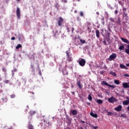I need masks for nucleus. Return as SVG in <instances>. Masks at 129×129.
I'll return each instance as SVG.
<instances>
[{
	"instance_id": "1",
	"label": "nucleus",
	"mask_w": 129,
	"mask_h": 129,
	"mask_svg": "<svg viewBox=\"0 0 129 129\" xmlns=\"http://www.w3.org/2000/svg\"><path fill=\"white\" fill-rule=\"evenodd\" d=\"M120 39L124 43H126V44H128V45H127V48L125 49V52L126 54H128V55H129V41H128V40H127L124 38H122V37H121Z\"/></svg>"
},
{
	"instance_id": "2",
	"label": "nucleus",
	"mask_w": 129,
	"mask_h": 129,
	"mask_svg": "<svg viewBox=\"0 0 129 129\" xmlns=\"http://www.w3.org/2000/svg\"><path fill=\"white\" fill-rule=\"evenodd\" d=\"M64 24V19L62 17H58V20L57 21V24L59 27H62V25Z\"/></svg>"
},
{
	"instance_id": "3",
	"label": "nucleus",
	"mask_w": 129,
	"mask_h": 129,
	"mask_svg": "<svg viewBox=\"0 0 129 129\" xmlns=\"http://www.w3.org/2000/svg\"><path fill=\"white\" fill-rule=\"evenodd\" d=\"M116 57H117V55L116 53H113L109 56L108 60H109V61H112V60H114Z\"/></svg>"
},
{
	"instance_id": "4",
	"label": "nucleus",
	"mask_w": 129,
	"mask_h": 129,
	"mask_svg": "<svg viewBox=\"0 0 129 129\" xmlns=\"http://www.w3.org/2000/svg\"><path fill=\"white\" fill-rule=\"evenodd\" d=\"M86 63V61L85 59L82 58L81 60L79 61V64L80 65V66H82V67H83L84 66H85V64Z\"/></svg>"
},
{
	"instance_id": "5",
	"label": "nucleus",
	"mask_w": 129,
	"mask_h": 129,
	"mask_svg": "<svg viewBox=\"0 0 129 129\" xmlns=\"http://www.w3.org/2000/svg\"><path fill=\"white\" fill-rule=\"evenodd\" d=\"M102 85H105L106 86H108V87H111L112 88H115V86L113 85H111L110 84H107V83L106 81H103L101 83Z\"/></svg>"
},
{
	"instance_id": "6",
	"label": "nucleus",
	"mask_w": 129,
	"mask_h": 129,
	"mask_svg": "<svg viewBox=\"0 0 129 129\" xmlns=\"http://www.w3.org/2000/svg\"><path fill=\"white\" fill-rule=\"evenodd\" d=\"M16 15L18 19H21V10L19 7L17 8L16 10Z\"/></svg>"
},
{
	"instance_id": "7",
	"label": "nucleus",
	"mask_w": 129,
	"mask_h": 129,
	"mask_svg": "<svg viewBox=\"0 0 129 129\" xmlns=\"http://www.w3.org/2000/svg\"><path fill=\"white\" fill-rule=\"evenodd\" d=\"M108 101L110 103H113V102H116V101H117V100L113 97H111L110 98L108 99Z\"/></svg>"
},
{
	"instance_id": "8",
	"label": "nucleus",
	"mask_w": 129,
	"mask_h": 129,
	"mask_svg": "<svg viewBox=\"0 0 129 129\" xmlns=\"http://www.w3.org/2000/svg\"><path fill=\"white\" fill-rule=\"evenodd\" d=\"M121 109H122V106L120 105H118L117 107L114 108V110L116 111H121Z\"/></svg>"
},
{
	"instance_id": "9",
	"label": "nucleus",
	"mask_w": 129,
	"mask_h": 129,
	"mask_svg": "<svg viewBox=\"0 0 129 129\" xmlns=\"http://www.w3.org/2000/svg\"><path fill=\"white\" fill-rule=\"evenodd\" d=\"M77 84L80 89H82L83 86L81 85V82L80 81V80L77 81Z\"/></svg>"
},
{
	"instance_id": "10",
	"label": "nucleus",
	"mask_w": 129,
	"mask_h": 129,
	"mask_svg": "<svg viewBox=\"0 0 129 129\" xmlns=\"http://www.w3.org/2000/svg\"><path fill=\"white\" fill-rule=\"evenodd\" d=\"M35 53H30L28 55V57L29 58V59H35Z\"/></svg>"
},
{
	"instance_id": "11",
	"label": "nucleus",
	"mask_w": 129,
	"mask_h": 129,
	"mask_svg": "<svg viewBox=\"0 0 129 129\" xmlns=\"http://www.w3.org/2000/svg\"><path fill=\"white\" fill-rule=\"evenodd\" d=\"M122 86L124 88H129V85L127 83H122Z\"/></svg>"
},
{
	"instance_id": "12",
	"label": "nucleus",
	"mask_w": 129,
	"mask_h": 129,
	"mask_svg": "<svg viewBox=\"0 0 129 129\" xmlns=\"http://www.w3.org/2000/svg\"><path fill=\"white\" fill-rule=\"evenodd\" d=\"M120 68H121V69H125L126 70L128 69L127 67H125V66L123 64H120Z\"/></svg>"
},
{
	"instance_id": "13",
	"label": "nucleus",
	"mask_w": 129,
	"mask_h": 129,
	"mask_svg": "<svg viewBox=\"0 0 129 129\" xmlns=\"http://www.w3.org/2000/svg\"><path fill=\"white\" fill-rule=\"evenodd\" d=\"M123 105H128L129 104V100H125L122 102Z\"/></svg>"
},
{
	"instance_id": "14",
	"label": "nucleus",
	"mask_w": 129,
	"mask_h": 129,
	"mask_svg": "<svg viewBox=\"0 0 129 129\" xmlns=\"http://www.w3.org/2000/svg\"><path fill=\"white\" fill-rule=\"evenodd\" d=\"M99 35H100V32H99V30H96V36L97 38H99V37H100Z\"/></svg>"
},
{
	"instance_id": "15",
	"label": "nucleus",
	"mask_w": 129,
	"mask_h": 129,
	"mask_svg": "<svg viewBox=\"0 0 129 129\" xmlns=\"http://www.w3.org/2000/svg\"><path fill=\"white\" fill-rule=\"evenodd\" d=\"M71 112L73 115H76L77 114V111L76 110H71Z\"/></svg>"
},
{
	"instance_id": "16",
	"label": "nucleus",
	"mask_w": 129,
	"mask_h": 129,
	"mask_svg": "<svg viewBox=\"0 0 129 129\" xmlns=\"http://www.w3.org/2000/svg\"><path fill=\"white\" fill-rule=\"evenodd\" d=\"M122 17L123 18H125V17H127V12H126V11H123Z\"/></svg>"
},
{
	"instance_id": "17",
	"label": "nucleus",
	"mask_w": 129,
	"mask_h": 129,
	"mask_svg": "<svg viewBox=\"0 0 129 129\" xmlns=\"http://www.w3.org/2000/svg\"><path fill=\"white\" fill-rule=\"evenodd\" d=\"M118 49H119V50H120V51H122V50H124V45H120L119 46Z\"/></svg>"
},
{
	"instance_id": "18",
	"label": "nucleus",
	"mask_w": 129,
	"mask_h": 129,
	"mask_svg": "<svg viewBox=\"0 0 129 129\" xmlns=\"http://www.w3.org/2000/svg\"><path fill=\"white\" fill-rule=\"evenodd\" d=\"M28 129H34V126L29 122L28 124Z\"/></svg>"
},
{
	"instance_id": "19",
	"label": "nucleus",
	"mask_w": 129,
	"mask_h": 129,
	"mask_svg": "<svg viewBox=\"0 0 129 129\" xmlns=\"http://www.w3.org/2000/svg\"><path fill=\"white\" fill-rule=\"evenodd\" d=\"M66 53L67 54V57L68 59H69V58H70V51H67L66 52Z\"/></svg>"
},
{
	"instance_id": "20",
	"label": "nucleus",
	"mask_w": 129,
	"mask_h": 129,
	"mask_svg": "<svg viewBox=\"0 0 129 129\" xmlns=\"http://www.w3.org/2000/svg\"><path fill=\"white\" fill-rule=\"evenodd\" d=\"M103 102V101L101 99H97L96 101V103H98L99 104H101V103H102Z\"/></svg>"
},
{
	"instance_id": "21",
	"label": "nucleus",
	"mask_w": 129,
	"mask_h": 129,
	"mask_svg": "<svg viewBox=\"0 0 129 129\" xmlns=\"http://www.w3.org/2000/svg\"><path fill=\"white\" fill-rule=\"evenodd\" d=\"M62 73L63 75H68V72L66 70H62Z\"/></svg>"
},
{
	"instance_id": "22",
	"label": "nucleus",
	"mask_w": 129,
	"mask_h": 129,
	"mask_svg": "<svg viewBox=\"0 0 129 129\" xmlns=\"http://www.w3.org/2000/svg\"><path fill=\"white\" fill-rule=\"evenodd\" d=\"M29 115L32 116V115H34V114H35V113H36V112L34 111H30L29 112Z\"/></svg>"
},
{
	"instance_id": "23",
	"label": "nucleus",
	"mask_w": 129,
	"mask_h": 129,
	"mask_svg": "<svg viewBox=\"0 0 129 129\" xmlns=\"http://www.w3.org/2000/svg\"><path fill=\"white\" fill-rule=\"evenodd\" d=\"M120 23H121V21H120V18H118V20L116 21V23L118 25H121Z\"/></svg>"
},
{
	"instance_id": "24",
	"label": "nucleus",
	"mask_w": 129,
	"mask_h": 129,
	"mask_svg": "<svg viewBox=\"0 0 129 129\" xmlns=\"http://www.w3.org/2000/svg\"><path fill=\"white\" fill-rule=\"evenodd\" d=\"M109 74H110V75H113V76H115V77L116 76V73H115L114 72H110L109 73Z\"/></svg>"
},
{
	"instance_id": "25",
	"label": "nucleus",
	"mask_w": 129,
	"mask_h": 129,
	"mask_svg": "<svg viewBox=\"0 0 129 129\" xmlns=\"http://www.w3.org/2000/svg\"><path fill=\"white\" fill-rule=\"evenodd\" d=\"M91 116H93V117H97V114H96V113H91Z\"/></svg>"
},
{
	"instance_id": "26",
	"label": "nucleus",
	"mask_w": 129,
	"mask_h": 129,
	"mask_svg": "<svg viewBox=\"0 0 129 129\" xmlns=\"http://www.w3.org/2000/svg\"><path fill=\"white\" fill-rule=\"evenodd\" d=\"M20 48H22V45L20 44H19L16 47V49H17V50H19V49H20Z\"/></svg>"
},
{
	"instance_id": "27",
	"label": "nucleus",
	"mask_w": 129,
	"mask_h": 129,
	"mask_svg": "<svg viewBox=\"0 0 129 129\" xmlns=\"http://www.w3.org/2000/svg\"><path fill=\"white\" fill-rule=\"evenodd\" d=\"M88 99L90 101H91L92 100V97H91V95L89 94L88 95Z\"/></svg>"
},
{
	"instance_id": "28",
	"label": "nucleus",
	"mask_w": 129,
	"mask_h": 129,
	"mask_svg": "<svg viewBox=\"0 0 129 129\" xmlns=\"http://www.w3.org/2000/svg\"><path fill=\"white\" fill-rule=\"evenodd\" d=\"M120 117H124V118H126V115L125 114H121Z\"/></svg>"
},
{
	"instance_id": "29",
	"label": "nucleus",
	"mask_w": 129,
	"mask_h": 129,
	"mask_svg": "<svg viewBox=\"0 0 129 129\" xmlns=\"http://www.w3.org/2000/svg\"><path fill=\"white\" fill-rule=\"evenodd\" d=\"M30 67H31L32 71H33V72L35 73V68H34V64H31Z\"/></svg>"
},
{
	"instance_id": "30",
	"label": "nucleus",
	"mask_w": 129,
	"mask_h": 129,
	"mask_svg": "<svg viewBox=\"0 0 129 129\" xmlns=\"http://www.w3.org/2000/svg\"><path fill=\"white\" fill-rule=\"evenodd\" d=\"M114 82L115 83V84H117V85H119V81L118 80H115Z\"/></svg>"
},
{
	"instance_id": "31",
	"label": "nucleus",
	"mask_w": 129,
	"mask_h": 129,
	"mask_svg": "<svg viewBox=\"0 0 129 129\" xmlns=\"http://www.w3.org/2000/svg\"><path fill=\"white\" fill-rule=\"evenodd\" d=\"M103 40H104V41H103V43L104 45L107 46V43H106V40L104 38L103 39Z\"/></svg>"
},
{
	"instance_id": "32",
	"label": "nucleus",
	"mask_w": 129,
	"mask_h": 129,
	"mask_svg": "<svg viewBox=\"0 0 129 129\" xmlns=\"http://www.w3.org/2000/svg\"><path fill=\"white\" fill-rule=\"evenodd\" d=\"M11 98H15L16 97V95L15 94H13L10 95Z\"/></svg>"
},
{
	"instance_id": "33",
	"label": "nucleus",
	"mask_w": 129,
	"mask_h": 129,
	"mask_svg": "<svg viewBox=\"0 0 129 129\" xmlns=\"http://www.w3.org/2000/svg\"><path fill=\"white\" fill-rule=\"evenodd\" d=\"M106 41L108 42V44H110V38H106Z\"/></svg>"
},
{
	"instance_id": "34",
	"label": "nucleus",
	"mask_w": 129,
	"mask_h": 129,
	"mask_svg": "<svg viewBox=\"0 0 129 129\" xmlns=\"http://www.w3.org/2000/svg\"><path fill=\"white\" fill-rule=\"evenodd\" d=\"M80 42L82 44H85V40H84L80 39Z\"/></svg>"
},
{
	"instance_id": "35",
	"label": "nucleus",
	"mask_w": 129,
	"mask_h": 129,
	"mask_svg": "<svg viewBox=\"0 0 129 129\" xmlns=\"http://www.w3.org/2000/svg\"><path fill=\"white\" fill-rule=\"evenodd\" d=\"M110 22H112V23H114V19H113L112 18H110Z\"/></svg>"
},
{
	"instance_id": "36",
	"label": "nucleus",
	"mask_w": 129,
	"mask_h": 129,
	"mask_svg": "<svg viewBox=\"0 0 129 129\" xmlns=\"http://www.w3.org/2000/svg\"><path fill=\"white\" fill-rule=\"evenodd\" d=\"M80 15L81 17H84V15L83 14V12H81L80 13Z\"/></svg>"
},
{
	"instance_id": "37",
	"label": "nucleus",
	"mask_w": 129,
	"mask_h": 129,
	"mask_svg": "<svg viewBox=\"0 0 129 129\" xmlns=\"http://www.w3.org/2000/svg\"><path fill=\"white\" fill-rule=\"evenodd\" d=\"M108 115H112V112H107Z\"/></svg>"
},
{
	"instance_id": "38",
	"label": "nucleus",
	"mask_w": 129,
	"mask_h": 129,
	"mask_svg": "<svg viewBox=\"0 0 129 129\" xmlns=\"http://www.w3.org/2000/svg\"><path fill=\"white\" fill-rule=\"evenodd\" d=\"M5 83H6V84H9V83H10V81L9 80H6L5 81Z\"/></svg>"
},
{
	"instance_id": "39",
	"label": "nucleus",
	"mask_w": 129,
	"mask_h": 129,
	"mask_svg": "<svg viewBox=\"0 0 129 129\" xmlns=\"http://www.w3.org/2000/svg\"><path fill=\"white\" fill-rule=\"evenodd\" d=\"M2 71H3V72H7V69L6 68H3Z\"/></svg>"
},
{
	"instance_id": "40",
	"label": "nucleus",
	"mask_w": 129,
	"mask_h": 129,
	"mask_svg": "<svg viewBox=\"0 0 129 129\" xmlns=\"http://www.w3.org/2000/svg\"><path fill=\"white\" fill-rule=\"evenodd\" d=\"M124 76L125 77H129V75H128L127 74H124Z\"/></svg>"
},
{
	"instance_id": "41",
	"label": "nucleus",
	"mask_w": 129,
	"mask_h": 129,
	"mask_svg": "<svg viewBox=\"0 0 129 129\" xmlns=\"http://www.w3.org/2000/svg\"><path fill=\"white\" fill-rule=\"evenodd\" d=\"M62 3H64L66 4L67 3V0H61Z\"/></svg>"
},
{
	"instance_id": "42",
	"label": "nucleus",
	"mask_w": 129,
	"mask_h": 129,
	"mask_svg": "<svg viewBox=\"0 0 129 129\" xmlns=\"http://www.w3.org/2000/svg\"><path fill=\"white\" fill-rule=\"evenodd\" d=\"M122 10H123V12H126V8L123 7Z\"/></svg>"
},
{
	"instance_id": "43",
	"label": "nucleus",
	"mask_w": 129,
	"mask_h": 129,
	"mask_svg": "<svg viewBox=\"0 0 129 129\" xmlns=\"http://www.w3.org/2000/svg\"><path fill=\"white\" fill-rule=\"evenodd\" d=\"M118 13V11L115 10L114 11V14H115V15H117Z\"/></svg>"
},
{
	"instance_id": "44",
	"label": "nucleus",
	"mask_w": 129,
	"mask_h": 129,
	"mask_svg": "<svg viewBox=\"0 0 129 129\" xmlns=\"http://www.w3.org/2000/svg\"><path fill=\"white\" fill-rule=\"evenodd\" d=\"M67 29L68 30V33H70V29L67 27Z\"/></svg>"
},
{
	"instance_id": "45",
	"label": "nucleus",
	"mask_w": 129,
	"mask_h": 129,
	"mask_svg": "<svg viewBox=\"0 0 129 129\" xmlns=\"http://www.w3.org/2000/svg\"><path fill=\"white\" fill-rule=\"evenodd\" d=\"M118 4H119V5H121V6H122V2L121 1H118Z\"/></svg>"
},
{
	"instance_id": "46",
	"label": "nucleus",
	"mask_w": 129,
	"mask_h": 129,
	"mask_svg": "<svg viewBox=\"0 0 129 129\" xmlns=\"http://www.w3.org/2000/svg\"><path fill=\"white\" fill-rule=\"evenodd\" d=\"M74 30H75L74 28L72 27V33H73V32H74Z\"/></svg>"
},
{
	"instance_id": "47",
	"label": "nucleus",
	"mask_w": 129,
	"mask_h": 129,
	"mask_svg": "<svg viewBox=\"0 0 129 129\" xmlns=\"http://www.w3.org/2000/svg\"><path fill=\"white\" fill-rule=\"evenodd\" d=\"M87 30H88V31H90V27H89V26H87Z\"/></svg>"
},
{
	"instance_id": "48",
	"label": "nucleus",
	"mask_w": 129,
	"mask_h": 129,
	"mask_svg": "<svg viewBox=\"0 0 129 129\" xmlns=\"http://www.w3.org/2000/svg\"><path fill=\"white\" fill-rule=\"evenodd\" d=\"M11 40H16V37H12V38H11Z\"/></svg>"
},
{
	"instance_id": "49",
	"label": "nucleus",
	"mask_w": 129,
	"mask_h": 129,
	"mask_svg": "<svg viewBox=\"0 0 129 129\" xmlns=\"http://www.w3.org/2000/svg\"><path fill=\"white\" fill-rule=\"evenodd\" d=\"M93 127L94 129H97V128H98V126H93Z\"/></svg>"
},
{
	"instance_id": "50",
	"label": "nucleus",
	"mask_w": 129,
	"mask_h": 129,
	"mask_svg": "<svg viewBox=\"0 0 129 129\" xmlns=\"http://www.w3.org/2000/svg\"><path fill=\"white\" fill-rule=\"evenodd\" d=\"M13 72H17V69H15L13 71Z\"/></svg>"
},
{
	"instance_id": "51",
	"label": "nucleus",
	"mask_w": 129,
	"mask_h": 129,
	"mask_svg": "<svg viewBox=\"0 0 129 129\" xmlns=\"http://www.w3.org/2000/svg\"><path fill=\"white\" fill-rule=\"evenodd\" d=\"M103 73H104L103 71L100 72V74H103Z\"/></svg>"
},
{
	"instance_id": "52",
	"label": "nucleus",
	"mask_w": 129,
	"mask_h": 129,
	"mask_svg": "<svg viewBox=\"0 0 129 129\" xmlns=\"http://www.w3.org/2000/svg\"><path fill=\"white\" fill-rule=\"evenodd\" d=\"M72 94H73V95H75V92H72Z\"/></svg>"
},
{
	"instance_id": "53",
	"label": "nucleus",
	"mask_w": 129,
	"mask_h": 129,
	"mask_svg": "<svg viewBox=\"0 0 129 129\" xmlns=\"http://www.w3.org/2000/svg\"><path fill=\"white\" fill-rule=\"evenodd\" d=\"M126 66H127V67H129V63H127V64H126Z\"/></svg>"
},
{
	"instance_id": "54",
	"label": "nucleus",
	"mask_w": 129,
	"mask_h": 129,
	"mask_svg": "<svg viewBox=\"0 0 129 129\" xmlns=\"http://www.w3.org/2000/svg\"><path fill=\"white\" fill-rule=\"evenodd\" d=\"M74 13H75V14H77V11L75 10V11H74Z\"/></svg>"
},
{
	"instance_id": "55",
	"label": "nucleus",
	"mask_w": 129,
	"mask_h": 129,
	"mask_svg": "<svg viewBox=\"0 0 129 129\" xmlns=\"http://www.w3.org/2000/svg\"><path fill=\"white\" fill-rule=\"evenodd\" d=\"M81 122H82L83 123H85V121H81Z\"/></svg>"
},
{
	"instance_id": "56",
	"label": "nucleus",
	"mask_w": 129,
	"mask_h": 129,
	"mask_svg": "<svg viewBox=\"0 0 129 129\" xmlns=\"http://www.w3.org/2000/svg\"><path fill=\"white\" fill-rule=\"evenodd\" d=\"M127 110H128V111H129V106L127 107Z\"/></svg>"
},
{
	"instance_id": "57",
	"label": "nucleus",
	"mask_w": 129,
	"mask_h": 129,
	"mask_svg": "<svg viewBox=\"0 0 129 129\" xmlns=\"http://www.w3.org/2000/svg\"><path fill=\"white\" fill-rule=\"evenodd\" d=\"M2 80H3V79L0 77V81H2Z\"/></svg>"
},
{
	"instance_id": "58",
	"label": "nucleus",
	"mask_w": 129,
	"mask_h": 129,
	"mask_svg": "<svg viewBox=\"0 0 129 129\" xmlns=\"http://www.w3.org/2000/svg\"><path fill=\"white\" fill-rule=\"evenodd\" d=\"M96 14L98 15H99V12H96Z\"/></svg>"
},
{
	"instance_id": "59",
	"label": "nucleus",
	"mask_w": 129,
	"mask_h": 129,
	"mask_svg": "<svg viewBox=\"0 0 129 129\" xmlns=\"http://www.w3.org/2000/svg\"><path fill=\"white\" fill-rule=\"evenodd\" d=\"M126 99H128V100H129V98H128V97H126Z\"/></svg>"
},
{
	"instance_id": "60",
	"label": "nucleus",
	"mask_w": 129,
	"mask_h": 129,
	"mask_svg": "<svg viewBox=\"0 0 129 129\" xmlns=\"http://www.w3.org/2000/svg\"><path fill=\"white\" fill-rule=\"evenodd\" d=\"M18 2H20L21 0H17Z\"/></svg>"
},
{
	"instance_id": "61",
	"label": "nucleus",
	"mask_w": 129,
	"mask_h": 129,
	"mask_svg": "<svg viewBox=\"0 0 129 129\" xmlns=\"http://www.w3.org/2000/svg\"><path fill=\"white\" fill-rule=\"evenodd\" d=\"M2 51V50L1 49H0V52Z\"/></svg>"
},
{
	"instance_id": "62",
	"label": "nucleus",
	"mask_w": 129,
	"mask_h": 129,
	"mask_svg": "<svg viewBox=\"0 0 129 129\" xmlns=\"http://www.w3.org/2000/svg\"><path fill=\"white\" fill-rule=\"evenodd\" d=\"M45 116H43V117H44Z\"/></svg>"
},
{
	"instance_id": "63",
	"label": "nucleus",
	"mask_w": 129,
	"mask_h": 129,
	"mask_svg": "<svg viewBox=\"0 0 129 129\" xmlns=\"http://www.w3.org/2000/svg\"><path fill=\"white\" fill-rule=\"evenodd\" d=\"M40 75H41V73H40Z\"/></svg>"
}]
</instances>
